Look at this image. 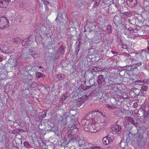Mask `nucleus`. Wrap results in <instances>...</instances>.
<instances>
[{
    "instance_id": "f257e3e1",
    "label": "nucleus",
    "mask_w": 149,
    "mask_h": 149,
    "mask_svg": "<svg viewBox=\"0 0 149 149\" xmlns=\"http://www.w3.org/2000/svg\"><path fill=\"white\" fill-rule=\"evenodd\" d=\"M132 137L135 142L139 146H145L146 141L145 139H143V134L140 131L138 130L137 132L135 134H133Z\"/></svg>"
},
{
    "instance_id": "f03ea898",
    "label": "nucleus",
    "mask_w": 149,
    "mask_h": 149,
    "mask_svg": "<svg viewBox=\"0 0 149 149\" xmlns=\"http://www.w3.org/2000/svg\"><path fill=\"white\" fill-rule=\"evenodd\" d=\"M101 128V127H99V124L96 123L95 124L86 125L84 127L85 130L89 131L91 132H95L96 131H99Z\"/></svg>"
},
{
    "instance_id": "7ed1b4c3",
    "label": "nucleus",
    "mask_w": 149,
    "mask_h": 149,
    "mask_svg": "<svg viewBox=\"0 0 149 149\" xmlns=\"http://www.w3.org/2000/svg\"><path fill=\"white\" fill-rule=\"evenodd\" d=\"M30 36H29L27 38L25 39L24 40H21L19 38H14L13 39V42L15 45H19L21 42V41L22 42V45L23 46H27L28 45V42L30 41L31 40H29Z\"/></svg>"
},
{
    "instance_id": "20e7f679",
    "label": "nucleus",
    "mask_w": 149,
    "mask_h": 149,
    "mask_svg": "<svg viewBox=\"0 0 149 149\" xmlns=\"http://www.w3.org/2000/svg\"><path fill=\"white\" fill-rule=\"evenodd\" d=\"M9 26L8 20L5 17H0V29H4Z\"/></svg>"
},
{
    "instance_id": "39448f33",
    "label": "nucleus",
    "mask_w": 149,
    "mask_h": 149,
    "mask_svg": "<svg viewBox=\"0 0 149 149\" xmlns=\"http://www.w3.org/2000/svg\"><path fill=\"white\" fill-rule=\"evenodd\" d=\"M79 123L77 121V119L76 118L75 119H72L70 121L69 125L68 126V127L70 128L77 129V126L78 125Z\"/></svg>"
},
{
    "instance_id": "423d86ee",
    "label": "nucleus",
    "mask_w": 149,
    "mask_h": 149,
    "mask_svg": "<svg viewBox=\"0 0 149 149\" xmlns=\"http://www.w3.org/2000/svg\"><path fill=\"white\" fill-rule=\"evenodd\" d=\"M93 114L94 115V119H100L101 118H104L105 115L103 114V113L100 111H93Z\"/></svg>"
},
{
    "instance_id": "0eeeda50",
    "label": "nucleus",
    "mask_w": 149,
    "mask_h": 149,
    "mask_svg": "<svg viewBox=\"0 0 149 149\" xmlns=\"http://www.w3.org/2000/svg\"><path fill=\"white\" fill-rule=\"evenodd\" d=\"M113 141V137H110L109 136L104 137L102 139L103 143L107 145L111 143Z\"/></svg>"
},
{
    "instance_id": "6e6552de",
    "label": "nucleus",
    "mask_w": 149,
    "mask_h": 149,
    "mask_svg": "<svg viewBox=\"0 0 149 149\" xmlns=\"http://www.w3.org/2000/svg\"><path fill=\"white\" fill-rule=\"evenodd\" d=\"M112 131L115 132L118 134H120L121 132V127L119 125H116L111 128Z\"/></svg>"
},
{
    "instance_id": "1a4fd4ad",
    "label": "nucleus",
    "mask_w": 149,
    "mask_h": 149,
    "mask_svg": "<svg viewBox=\"0 0 149 149\" xmlns=\"http://www.w3.org/2000/svg\"><path fill=\"white\" fill-rule=\"evenodd\" d=\"M137 0H127V3L128 5L131 7H133L137 4Z\"/></svg>"
},
{
    "instance_id": "9d476101",
    "label": "nucleus",
    "mask_w": 149,
    "mask_h": 149,
    "mask_svg": "<svg viewBox=\"0 0 149 149\" xmlns=\"http://www.w3.org/2000/svg\"><path fill=\"white\" fill-rule=\"evenodd\" d=\"M78 143L80 148L85 147L88 144L86 140L83 139H80L78 141Z\"/></svg>"
},
{
    "instance_id": "9b49d317",
    "label": "nucleus",
    "mask_w": 149,
    "mask_h": 149,
    "mask_svg": "<svg viewBox=\"0 0 149 149\" xmlns=\"http://www.w3.org/2000/svg\"><path fill=\"white\" fill-rule=\"evenodd\" d=\"M77 129H75V128H72L70 129L68 131V137H71L72 135H75L77 131Z\"/></svg>"
},
{
    "instance_id": "f8f14e48",
    "label": "nucleus",
    "mask_w": 149,
    "mask_h": 149,
    "mask_svg": "<svg viewBox=\"0 0 149 149\" xmlns=\"http://www.w3.org/2000/svg\"><path fill=\"white\" fill-rule=\"evenodd\" d=\"M97 78V82L99 84H101L103 82H104L105 78L104 76L102 75L98 76Z\"/></svg>"
},
{
    "instance_id": "ddd939ff",
    "label": "nucleus",
    "mask_w": 149,
    "mask_h": 149,
    "mask_svg": "<svg viewBox=\"0 0 149 149\" xmlns=\"http://www.w3.org/2000/svg\"><path fill=\"white\" fill-rule=\"evenodd\" d=\"M92 114L93 111L91 113L88 112L84 116V117L89 121L90 120H92L94 119V115Z\"/></svg>"
},
{
    "instance_id": "4468645a",
    "label": "nucleus",
    "mask_w": 149,
    "mask_h": 149,
    "mask_svg": "<svg viewBox=\"0 0 149 149\" xmlns=\"http://www.w3.org/2000/svg\"><path fill=\"white\" fill-rule=\"evenodd\" d=\"M100 68L98 67H93L91 68H90L89 69L90 71V72L89 73V74L91 75V74H93V72H97L98 71L100 70Z\"/></svg>"
},
{
    "instance_id": "2eb2a0df",
    "label": "nucleus",
    "mask_w": 149,
    "mask_h": 149,
    "mask_svg": "<svg viewBox=\"0 0 149 149\" xmlns=\"http://www.w3.org/2000/svg\"><path fill=\"white\" fill-rule=\"evenodd\" d=\"M97 54V52L94 49L91 48L90 49L88 52V54L91 55H93Z\"/></svg>"
},
{
    "instance_id": "dca6fc26",
    "label": "nucleus",
    "mask_w": 149,
    "mask_h": 149,
    "mask_svg": "<svg viewBox=\"0 0 149 149\" xmlns=\"http://www.w3.org/2000/svg\"><path fill=\"white\" fill-rule=\"evenodd\" d=\"M81 123L83 125H84V128L85 126L88 125V124L89 123V121L84 118L81 121Z\"/></svg>"
},
{
    "instance_id": "f3484780",
    "label": "nucleus",
    "mask_w": 149,
    "mask_h": 149,
    "mask_svg": "<svg viewBox=\"0 0 149 149\" xmlns=\"http://www.w3.org/2000/svg\"><path fill=\"white\" fill-rule=\"evenodd\" d=\"M107 120L106 119H104L103 121L101 122L100 123L99 127H101V129L107 125Z\"/></svg>"
},
{
    "instance_id": "a211bd4d",
    "label": "nucleus",
    "mask_w": 149,
    "mask_h": 149,
    "mask_svg": "<svg viewBox=\"0 0 149 149\" xmlns=\"http://www.w3.org/2000/svg\"><path fill=\"white\" fill-rule=\"evenodd\" d=\"M6 2L3 0H0V8H4L6 7L7 5Z\"/></svg>"
},
{
    "instance_id": "6ab92c4d",
    "label": "nucleus",
    "mask_w": 149,
    "mask_h": 149,
    "mask_svg": "<svg viewBox=\"0 0 149 149\" xmlns=\"http://www.w3.org/2000/svg\"><path fill=\"white\" fill-rule=\"evenodd\" d=\"M46 115V112L45 111H42L39 113V118L42 119L45 118Z\"/></svg>"
},
{
    "instance_id": "aec40b11",
    "label": "nucleus",
    "mask_w": 149,
    "mask_h": 149,
    "mask_svg": "<svg viewBox=\"0 0 149 149\" xmlns=\"http://www.w3.org/2000/svg\"><path fill=\"white\" fill-rule=\"evenodd\" d=\"M56 76L57 79L59 80H62L65 77V75L63 74H58Z\"/></svg>"
},
{
    "instance_id": "412c9836",
    "label": "nucleus",
    "mask_w": 149,
    "mask_h": 149,
    "mask_svg": "<svg viewBox=\"0 0 149 149\" xmlns=\"http://www.w3.org/2000/svg\"><path fill=\"white\" fill-rule=\"evenodd\" d=\"M77 141V139H76L74 138H72V139L70 141H69V143L66 144L65 145V149H68V144L70 143V142L73 143L75 141Z\"/></svg>"
},
{
    "instance_id": "4be33fe9",
    "label": "nucleus",
    "mask_w": 149,
    "mask_h": 149,
    "mask_svg": "<svg viewBox=\"0 0 149 149\" xmlns=\"http://www.w3.org/2000/svg\"><path fill=\"white\" fill-rule=\"evenodd\" d=\"M62 118V119L61 120V123L62 125H65L67 123V120L66 118H63V117H61V119Z\"/></svg>"
},
{
    "instance_id": "5701e85b",
    "label": "nucleus",
    "mask_w": 149,
    "mask_h": 149,
    "mask_svg": "<svg viewBox=\"0 0 149 149\" xmlns=\"http://www.w3.org/2000/svg\"><path fill=\"white\" fill-rule=\"evenodd\" d=\"M50 30V28H46V29L45 30V31H43L42 32L44 34H45L46 35H47L49 34Z\"/></svg>"
},
{
    "instance_id": "b1692460",
    "label": "nucleus",
    "mask_w": 149,
    "mask_h": 149,
    "mask_svg": "<svg viewBox=\"0 0 149 149\" xmlns=\"http://www.w3.org/2000/svg\"><path fill=\"white\" fill-rule=\"evenodd\" d=\"M21 111L22 113V115L24 117H26L27 115V112L24 109H21Z\"/></svg>"
},
{
    "instance_id": "393cba45",
    "label": "nucleus",
    "mask_w": 149,
    "mask_h": 149,
    "mask_svg": "<svg viewBox=\"0 0 149 149\" xmlns=\"http://www.w3.org/2000/svg\"><path fill=\"white\" fill-rule=\"evenodd\" d=\"M84 103V101L83 100L78 101L77 103L76 104V106L78 107H80Z\"/></svg>"
},
{
    "instance_id": "a878e982",
    "label": "nucleus",
    "mask_w": 149,
    "mask_h": 149,
    "mask_svg": "<svg viewBox=\"0 0 149 149\" xmlns=\"http://www.w3.org/2000/svg\"><path fill=\"white\" fill-rule=\"evenodd\" d=\"M133 119V118L132 117H128L127 118V120L134 125H135V123H134Z\"/></svg>"
},
{
    "instance_id": "bb28decb",
    "label": "nucleus",
    "mask_w": 149,
    "mask_h": 149,
    "mask_svg": "<svg viewBox=\"0 0 149 149\" xmlns=\"http://www.w3.org/2000/svg\"><path fill=\"white\" fill-rule=\"evenodd\" d=\"M106 107L108 109H115L116 107L115 105L113 104H111V105L107 104Z\"/></svg>"
},
{
    "instance_id": "cd10ccee",
    "label": "nucleus",
    "mask_w": 149,
    "mask_h": 149,
    "mask_svg": "<svg viewBox=\"0 0 149 149\" xmlns=\"http://www.w3.org/2000/svg\"><path fill=\"white\" fill-rule=\"evenodd\" d=\"M58 19V20H60V21L61 22V21L62 19H63V16L61 13H59L58 14V17L56 19V20H57V19Z\"/></svg>"
},
{
    "instance_id": "c85d7f7f",
    "label": "nucleus",
    "mask_w": 149,
    "mask_h": 149,
    "mask_svg": "<svg viewBox=\"0 0 149 149\" xmlns=\"http://www.w3.org/2000/svg\"><path fill=\"white\" fill-rule=\"evenodd\" d=\"M77 3L79 7H81L83 5V3L82 0H78L77 1Z\"/></svg>"
},
{
    "instance_id": "c756f323",
    "label": "nucleus",
    "mask_w": 149,
    "mask_h": 149,
    "mask_svg": "<svg viewBox=\"0 0 149 149\" xmlns=\"http://www.w3.org/2000/svg\"><path fill=\"white\" fill-rule=\"evenodd\" d=\"M89 147L90 149H99V148L97 146H95L94 145H91L90 144L88 146Z\"/></svg>"
},
{
    "instance_id": "7c9ffc66",
    "label": "nucleus",
    "mask_w": 149,
    "mask_h": 149,
    "mask_svg": "<svg viewBox=\"0 0 149 149\" xmlns=\"http://www.w3.org/2000/svg\"><path fill=\"white\" fill-rule=\"evenodd\" d=\"M119 19V17H118L117 15H115L114 17L113 21L114 22L117 23L118 22Z\"/></svg>"
},
{
    "instance_id": "2f4dec72",
    "label": "nucleus",
    "mask_w": 149,
    "mask_h": 149,
    "mask_svg": "<svg viewBox=\"0 0 149 149\" xmlns=\"http://www.w3.org/2000/svg\"><path fill=\"white\" fill-rule=\"evenodd\" d=\"M134 65V67L135 68H137L138 67L142 65L141 62L134 63H133Z\"/></svg>"
},
{
    "instance_id": "473e14b6",
    "label": "nucleus",
    "mask_w": 149,
    "mask_h": 149,
    "mask_svg": "<svg viewBox=\"0 0 149 149\" xmlns=\"http://www.w3.org/2000/svg\"><path fill=\"white\" fill-rule=\"evenodd\" d=\"M112 29V27L110 25H109L107 27V29L108 30V33H111L112 32L111 29Z\"/></svg>"
},
{
    "instance_id": "72a5a7b5",
    "label": "nucleus",
    "mask_w": 149,
    "mask_h": 149,
    "mask_svg": "<svg viewBox=\"0 0 149 149\" xmlns=\"http://www.w3.org/2000/svg\"><path fill=\"white\" fill-rule=\"evenodd\" d=\"M148 89L147 86L145 85H143L141 87V89L143 91H146Z\"/></svg>"
},
{
    "instance_id": "f704fd0d",
    "label": "nucleus",
    "mask_w": 149,
    "mask_h": 149,
    "mask_svg": "<svg viewBox=\"0 0 149 149\" xmlns=\"http://www.w3.org/2000/svg\"><path fill=\"white\" fill-rule=\"evenodd\" d=\"M125 144L126 143L124 141H122L120 142V145L121 147L123 148L124 147Z\"/></svg>"
},
{
    "instance_id": "c9c22d12",
    "label": "nucleus",
    "mask_w": 149,
    "mask_h": 149,
    "mask_svg": "<svg viewBox=\"0 0 149 149\" xmlns=\"http://www.w3.org/2000/svg\"><path fill=\"white\" fill-rule=\"evenodd\" d=\"M59 50L61 52V53H63L64 52V49L62 46H61L59 48Z\"/></svg>"
},
{
    "instance_id": "e433bc0d",
    "label": "nucleus",
    "mask_w": 149,
    "mask_h": 149,
    "mask_svg": "<svg viewBox=\"0 0 149 149\" xmlns=\"http://www.w3.org/2000/svg\"><path fill=\"white\" fill-rule=\"evenodd\" d=\"M97 73H95V74H91V75H92V77H91L89 79V80H92V79H95V76H97Z\"/></svg>"
},
{
    "instance_id": "4c0bfd02",
    "label": "nucleus",
    "mask_w": 149,
    "mask_h": 149,
    "mask_svg": "<svg viewBox=\"0 0 149 149\" xmlns=\"http://www.w3.org/2000/svg\"><path fill=\"white\" fill-rule=\"evenodd\" d=\"M24 146L26 147H28L30 146V145L29 143L26 141H25L24 142Z\"/></svg>"
},
{
    "instance_id": "58836bf2",
    "label": "nucleus",
    "mask_w": 149,
    "mask_h": 149,
    "mask_svg": "<svg viewBox=\"0 0 149 149\" xmlns=\"http://www.w3.org/2000/svg\"><path fill=\"white\" fill-rule=\"evenodd\" d=\"M31 86L33 88H35L37 86V85H38V84H37L35 83H33L31 84Z\"/></svg>"
},
{
    "instance_id": "ea45409f",
    "label": "nucleus",
    "mask_w": 149,
    "mask_h": 149,
    "mask_svg": "<svg viewBox=\"0 0 149 149\" xmlns=\"http://www.w3.org/2000/svg\"><path fill=\"white\" fill-rule=\"evenodd\" d=\"M134 83L135 84L138 85L140 84L142 82H141V81H134Z\"/></svg>"
},
{
    "instance_id": "a19ab883",
    "label": "nucleus",
    "mask_w": 149,
    "mask_h": 149,
    "mask_svg": "<svg viewBox=\"0 0 149 149\" xmlns=\"http://www.w3.org/2000/svg\"><path fill=\"white\" fill-rule=\"evenodd\" d=\"M60 56V54H58L57 52L55 54V56L54 57V58L55 59H57Z\"/></svg>"
},
{
    "instance_id": "79ce46f5",
    "label": "nucleus",
    "mask_w": 149,
    "mask_h": 149,
    "mask_svg": "<svg viewBox=\"0 0 149 149\" xmlns=\"http://www.w3.org/2000/svg\"><path fill=\"white\" fill-rule=\"evenodd\" d=\"M79 44L78 45V46L77 47V48H76L75 49V52L76 53H78L79 51Z\"/></svg>"
},
{
    "instance_id": "37998d69",
    "label": "nucleus",
    "mask_w": 149,
    "mask_h": 149,
    "mask_svg": "<svg viewBox=\"0 0 149 149\" xmlns=\"http://www.w3.org/2000/svg\"><path fill=\"white\" fill-rule=\"evenodd\" d=\"M19 5L18 6L19 7H22L23 6V3L22 2H19L18 3Z\"/></svg>"
},
{
    "instance_id": "c03bdc74",
    "label": "nucleus",
    "mask_w": 149,
    "mask_h": 149,
    "mask_svg": "<svg viewBox=\"0 0 149 149\" xmlns=\"http://www.w3.org/2000/svg\"><path fill=\"white\" fill-rule=\"evenodd\" d=\"M100 4L99 1H97L95 0L94 1V4L96 6H97L99 5Z\"/></svg>"
},
{
    "instance_id": "a18cd8bd",
    "label": "nucleus",
    "mask_w": 149,
    "mask_h": 149,
    "mask_svg": "<svg viewBox=\"0 0 149 149\" xmlns=\"http://www.w3.org/2000/svg\"><path fill=\"white\" fill-rule=\"evenodd\" d=\"M130 13H131L130 12H126L125 13H121V14H123L125 15H128Z\"/></svg>"
},
{
    "instance_id": "49530a36",
    "label": "nucleus",
    "mask_w": 149,
    "mask_h": 149,
    "mask_svg": "<svg viewBox=\"0 0 149 149\" xmlns=\"http://www.w3.org/2000/svg\"><path fill=\"white\" fill-rule=\"evenodd\" d=\"M44 3L45 5H47L49 4V2L47 0H43Z\"/></svg>"
},
{
    "instance_id": "de8ad7c7",
    "label": "nucleus",
    "mask_w": 149,
    "mask_h": 149,
    "mask_svg": "<svg viewBox=\"0 0 149 149\" xmlns=\"http://www.w3.org/2000/svg\"><path fill=\"white\" fill-rule=\"evenodd\" d=\"M122 48L123 49H127V47L126 45H122Z\"/></svg>"
},
{
    "instance_id": "09e8293b",
    "label": "nucleus",
    "mask_w": 149,
    "mask_h": 149,
    "mask_svg": "<svg viewBox=\"0 0 149 149\" xmlns=\"http://www.w3.org/2000/svg\"><path fill=\"white\" fill-rule=\"evenodd\" d=\"M137 106V104L136 102H135L134 104V107H136Z\"/></svg>"
},
{
    "instance_id": "8fccbe9b",
    "label": "nucleus",
    "mask_w": 149,
    "mask_h": 149,
    "mask_svg": "<svg viewBox=\"0 0 149 149\" xmlns=\"http://www.w3.org/2000/svg\"><path fill=\"white\" fill-rule=\"evenodd\" d=\"M40 75L38 76V77L40 78V77H42L43 76V74L41 73H40Z\"/></svg>"
},
{
    "instance_id": "3c124183",
    "label": "nucleus",
    "mask_w": 149,
    "mask_h": 149,
    "mask_svg": "<svg viewBox=\"0 0 149 149\" xmlns=\"http://www.w3.org/2000/svg\"><path fill=\"white\" fill-rule=\"evenodd\" d=\"M145 116H146V118L148 117V116H149V113L148 112H147V113L146 114Z\"/></svg>"
},
{
    "instance_id": "603ef678",
    "label": "nucleus",
    "mask_w": 149,
    "mask_h": 149,
    "mask_svg": "<svg viewBox=\"0 0 149 149\" xmlns=\"http://www.w3.org/2000/svg\"><path fill=\"white\" fill-rule=\"evenodd\" d=\"M3 1H5L6 2V3H8L9 1H10V0H3Z\"/></svg>"
},
{
    "instance_id": "864d4df0",
    "label": "nucleus",
    "mask_w": 149,
    "mask_h": 149,
    "mask_svg": "<svg viewBox=\"0 0 149 149\" xmlns=\"http://www.w3.org/2000/svg\"><path fill=\"white\" fill-rule=\"evenodd\" d=\"M69 149H75L74 146H72L70 147V148H69Z\"/></svg>"
},
{
    "instance_id": "5fc2aeb1",
    "label": "nucleus",
    "mask_w": 149,
    "mask_h": 149,
    "mask_svg": "<svg viewBox=\"0 0 149 149\" xmlns=\"http://www.w3.org/2000/svg\"><path fill=\"white\" fill-rule=\"evenodd\" d=\"M4 69H5V68H4V67H3H3L1 68H0V71H1V70H2V69L4 70Z\"/></svg>"
},
{
    "instance_id": "6e6d98bb",
    "label": "nucleus",
    "mask_w": 149,
    "mask_h": 149,
    "mask_svg": "<svg viewBox=\"0 0 149 149\" xmlns=\"http://www.w3.org/2000/svg\"><path fill=\"white\" fill-rule=\"evenodd\" d=\"M66 98L65 97H62V101H64L66 99Z\"/></svg>"
},
{
    "instance_id": "4d7b16f0",
    "label": "nucleus",
    "mask_w": 149,
    "mask_h": 149,
    "mask_svg": "<svg viewBox=\"0 0 149 149\" xmlns=\"http://www.w3.org/2000/svg\"><path fill=\"white\" fill-rule=\"evenodd\" d=\"M111 52L113 54H115V53H116V52L114 51H111Z\"/></svg>"
},
{
    "instance_id": "13d9d810",
    "label": "nucleus",
    "mask_w": 149,
    "mask_h": 149,
    "mask_svg": "<svg viewBox=\"0 0 149 149\" xmlns=\"http://www.w3.org/2000/svg\"><path fill=\"white\" fill-rule=\"evenodd\" d=\"M12 52L11 51H9V52H5V53H10V52Z\"/></svg>"
},
{
    "instance_id": "bf43d9fd",
    "label": "nucleus",
    "mask_w": 149,
    "mask_h": 149,
    "mask_svg": "<svg viewBox=\"0 0 149 149\" xmlns=\"http://www.w3.org/2000/svg\"><path fill=\"white\" fill-rule=\"evenodd\" d=\"M17 63H15L14 64V67H16V66H17Z\"/></svg>"
},
{
    "instance_id": "052dcab7",
    "label": "nucleus",
    "mask_w": 149,
    "mask_h": 149,
    "mask_svg": "<svg viewBox=\"0 0 149 149\" xmlns=\"http://www.w3.org/2000/svg\"><path fill=\"white\" fill-rule=\"evenodd\" d=\"M43 68L42 67V66H40L39 68H38L39 69V68Z\"/></svg>"
},
{
    "instance_id": "680f3d73",
    "label": "nucleus",
    "mask_w": 149,
    "mask_h": 149,
    "mask_svg": "<svg viewBox=\"0 0 149 149\" xmlns=\"http://www.w3.org/2000/svg\"><path fill=\"white\" fill-rule=\"evenodd\" d=\"M2 58L1 57H0V61L2 60Z\"/></svg>"
},
{
    "instance_id": "e2e57ef3",
    "label": "nucleus",
    "mask_w": 149,
    "mask_h": 149,
    "mask_svg": "<svg viewBox=\"0 0 149 149\" xmlns=\"http://www.w3.org/2000/svg\"><path fill=\"white\" fill-rule=\"evenodd\" d=\"M148 51H149V46L148 47Z\"/></svg>"
},
{
    "instance_id": "0e129e2a",
    "label": "nucleus",
    "mask_w": 149,
    "mask_h": 149,
    "mask_svg": "<svg viewBox=\"0 0 149 149\" xmlns=\"http://www.w3.org/2000/svg\"><path fill=\"white\" fill-rule=\"evenodd\" d=\"M51 131H53V132H54V130H51Z\"/></svg>"
},
{
    "instance_id": "69168bd1",
    "label": "nucleus",
    "mask_w": 149,
    "mask_h": 149,
    "mask_svg": "<svg viewBox=\"0 0 149 149\" xmlns=\"http://www.w3.org/2000/svg\"><path fill=\"white\" fill-rule=\"evenodd\" d=\"M148 42H149V39H148ZM148 44H149V43L148 42Z\"/></svg>"
},
{
    "instance_id": "338daca9",
    "label": "nucleus",
    "mask_w": 149,
    "mask_h": 149,
    "mask_svg": "<svg viewBox=\"0 0 149 149\" xmlns=\"http://www.w3.org/2000/svg\"><path fill=\"white\" fill-rule=\"evenodd\" d=\"M13 61H15V62H16V60H14Z\"/></svg>"
},
{
    "instance_id": "774afa93",
    "label": "nucleus",
    "mask_w": 149,
    "mask_h": 149,
    "mask_svg": "<svg viewBox=\"0 0 149 149\" xmlns=\"http://www.w3.org/2000/svg\"><path fill=\"white\" fill-rule=\"evenodd\" d=\"M131 134V133H130H130H129V134L128 135H129V134Z\"/></svg>"
}]
</instances>
